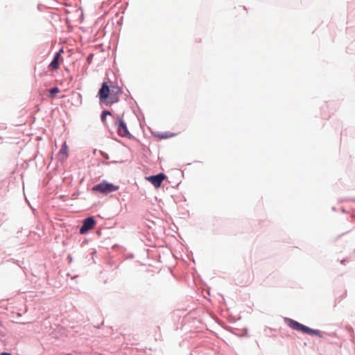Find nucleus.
<instances>
[{
    "label": "nucleus",
    "instance_id": "nucleus-1",
    "mask_svg": "<svg viewBox=\"0 0 355 355\" xmlns=\"http://www.w3.org/2000/svg\"><path fill=\"white\" fill-rule=\"evenodd\" d=\"M121 94L122 89L119 86L109 87L107 83H103L98 95L101 103L111 105L119 101V95Z\"/></svg>",
    "mask_w": 355,
    "mask_h": 355
},
{
    "label": "nucleus",
    "instance_id": "nucleus-2",
    "mask_svg": "<svg viewBox=\"0 0 355 355\" xmlns=\"http://www.w3.org/2000/svg\"><path fill=\"white\" fill-rule=\"evenodd\" d=\"M288 321V326L294 330H296L297 331H302L304 334H307L309 335L321 337V332L319 330L311 329L292 319H289Z\"/></svg>",
    "mask_w": 355,
    "mask_h": 355
},
{
    "label": "nucleus",
    "instance_id": "nucleus-3",
    "mask_svg": "<svg viewBox=\"0 0 355 355\" xmlns=\"http://www.w3.org/2000/svg\"><path fill=\"white\" fill-rule=\"evenodd\" d=\"M119 186L114 185L112 183H109L106 181H103L102 182L94 185L92 187V191L98 192L103 195L109 194L112 192L116 191L119 189Z\"/></svg>",
    "mask_w": 355,
    "mask_h": 355
},
{
    "label": "nucleus",
    "instance_id": "nucleus-4",
    "mask_svg": "<svg viewBox=\"0 0 355 355\" xmlns=\"http://www.w3.org/2000/svg\"><path fill=\"white\" fill-rule=\"evenodd\" d=\"M115 125L116 126L117 133L119 136L128 138L132 137L125 123L121 118L117 117L115 121Z\"/></svg>",
    "mask_w": 355,
    "mask_h": 355
},
{
    "label": "nucleus",
    "instance_id": "nucleus-5",
    "mask_svg": "<svg viewBox=\"0 0 355 355\" xmlns=\"http://www.w3.org/2000/svg\"><path fill=\"white\" fill-rule=\"evenodd\" d=\"M96 221L92 217L85 218L83 221L82 227L80 229V233L81 234L87 233L89 230L94 227Z\"/></svg>",
    "mask_w": 355,
    "mask_h": 355
},
{
    "label": "nucleus",
    "instance_id": "nucleus-6",
    "mask_svg": "<svg viewBox=\"0 0 355 355\" xmlns=\"http://www.w3.org/2000/svg\"><path fill=\"white\" fill-rule=\"evenodd\" d=\"M166 178L164 173H159L156 175H152L146 178V180L150 182L155 187L159 188L162 181Z\"/></svg>",
    "mask_w": 355,
    "mask_h": 355
},
{
    "label": "nucleus",
    "instance_id": "nucleus-7",
    "mask_svg": "<svg viewBox=\"0 0 355 355\" xmlns=\"http://www.w3.org/2000/svg\"><path fill=\"white\" fill-rule=\"evenodd\" d=\"M63 53V50L60 49L55 55L53 60L49 65V68L51 70H57L59 69L60 62L61 59V54Z\"/></svg>",
    "mask_w": 355,
    "mask_h": 355
},
{
    "label": "nucleus",
    "instance_id": "nucleus-8",
    "mask_svg": "<svg viewBox=\"0 0 355 355\" xmlns=\"http://www.w3.org/2000/svg\"><path fill=\"white\" fill-rule=\"evenodd\" d=\"M68 147L66 142H64L60 150V153L67 156Z\"/></svg>",
    "mask_w": 355,
    "mask_h": 355
},
{
    "label": "nucleus",
    "instance_id": "nucleus-9",
    "mask_svg": "<svg viewBox=\"0 0 355 355\" xmlns=\"http://www.w3.org/2000/svg\"><path fill=\"white\" fill-rule=\"evenodd\" d=\"M60 92V89L58 87H53L50 89L49 93L50 96L52 98H54L55 95Z\"/></svg>",
    "mask_w": 355,
    "mask_h": 355
},
{
    "label": "nucleus",
    "instance_id": "nucleus-10",
    "mask_svg": "<svg viewBox=\"0 0 355 355\" xmlns=\"http://www.w3.org/2000/svg\"><path fill=\"white\" fill-rule=\"evenodd\" d=\"M107 115H111V112L110 111H107V110H105L102 112L101 114V119L103 122L105 121V119H106V116Z\"/></svg>",
    "mask_w": 355,
    "mask_h": 355
},
{
    "label": "nucleus",
    "instance_id": "nucleus-11",
    "mask_svg": "<svg viewBox=\"0 0 355 355\" xmlns=\"http://www.w3.org/2000/svg\"><path fill=\"white\" fill-rule=\"evenodd\" d=\"M0 355H11V354L6 353V352H2V353L0 354Z\"/></svg>",
    "mask_w": 355,
    "mask_h": 355
},
{
    "label": "nucleus",
    "instance_id": "nucleus-12",
    "mask_svg": "<svg viewBox=\"0 0 355 355\" xmlns=\"http://www.w3.org/2000/svg\"><path fill=\"white\" fill-rule=\"evenodd\" d=\"M92 55H89L88 56V58H87V60H92Z\"/></svg>",
    "mask_w": 355,
    "mask_h": 355
}]
</instances>
